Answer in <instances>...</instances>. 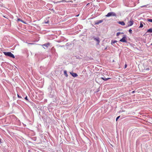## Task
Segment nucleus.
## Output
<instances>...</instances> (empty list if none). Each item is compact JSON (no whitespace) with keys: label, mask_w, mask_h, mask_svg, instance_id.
Returning a JSON list of instances; mask_svg holds the SVG:
<instances>
[{"label":"nucleus","mask_w":152,"mask_h":152,"mask_svg":"<svg viewBox=\"0 0 152 152\" xmlns=\"http://www.w3.org/2000/svg\"><path fill=\"white\" fill-rule=\"evenodd\" d=\"M129 32L130 34L132 33V30L131 29H130L129 30Z\"/></svg>","instance_id":"obj_19"},{"label":"nucleus","mask_w":152,"mask_h":152,"mask_svg":"<svg viewBox=\"0 0 152 152\" xmlns=\"http://www.w3.org/2000/svg\"><path fill=\"white\" fill-rule=\"evenodd\" d=\"M107 17H109L110 16H116V14L113 12H111L108 13L105 16Z\"/></svg>","instance_id":"obj_2"},{"label":"nucleus","mask_w":152,"mask_h":152,"mask_svg":"<svg viewBox=\"0 0 152 152\" xmlns=\"http://www.w3.org/2000/svg\"><path fill=\"white\" fill-rule=\"evenodd\" d=\"M49 22L48 21H47V22H45V23H46V24H48V23Z\"/></svg>","instance_id":"obj_25"},{"label":"nucleus","mask_w":152,"mask_h":152,"mask_svg":"<svg viewBox=\"0 0 152 152\" xmlns=\"http://www.w3.org/2000/svg\"><path fill=\"white\" fill-rule=\"evenodd\" d=\"M147 20L149 22H152V19H147Z\"/></svg>","instance_id":"obj_17"},{"label":"nucleus","mask_w":152,"mask_h":152,"mask_svg":"<svg viewBox=\"0 0 152 152\" xmlns=\"http://www.w3.org/2000/svg\"><path fill=\"white\" fill-rule=\"evenodd\" d=\"M120 116H118L116 118V121H117L118 120V119L120 118Z\"/></svg>","instance_id":"obj_22"},{"label":"nucleus","mask_w":152,"mask_h":152,"mask_svg":"<svg viewBox=\"0 0 152 152\" xmlns=\"http://www.w3.org/2000/svg\"><path fill=\"white\" fill-rule=\"evenodd\" d=\"M94 40L97 42L96 45H99L100 42L99 38V37H94Z\"/></svg>","instance_id":"obj_4"},{"label":"nucleus","mask_w":152,"mask_h":152,"mask_svg":"<svg viewBox=\"0 0 152 152\" xmlns=\"http://www.w3.org/2000/svg\"><path fill=\"white\" fill-rule=\"evenodd\" d=\"M59 1H58L57 2H55V1H53V2L54 3V4H57V3H60L59 2Z\"/></svg>","instance_id":"obj_21"},{"label":"nucleus","mask_w":152,"mask_h":152,"mask_svg":"<svg viewBox=\"0 0 152 152\" xmlns=\"http://www.w3.org/2000/svg\"><path fill=\"white\" fill-rule=\"evenodd\" d=\"M50 45V43H45V44H44L42 45L43 46H45L47 48H48L49 46Z\"/></svg>","instance_id":"obj_8"},{"label":"nucleus","mask_w":152,"mask_h":152,"mask_svg":"<svg viewBox=\"0 0 152 152\" xmlns=\"http://www.w3.org/2000/svg\"><path fill=\"white\" fill-rule=\"evenodd\" d=\"M121 34H122L123 33H121L120 32H118L116 34V36H118L119 35Z\"/></svg>","instance_id":"obj_18"},{"label":"nucleus","mask_w":152,"mask_h":152,"mask_svg":"<svg viewBox=\"0 0 152 152\" xmlns=\"http://www.w3.org/2000/svg\"><path fill=\"white\" fill-rule=\"evenodd\" d=\"M152 33V28H151L150 29L147 30V31L146 32L145 34H148V33Z\"/></svg>","instance_id":"obj_7"},{"label":"nucleus","mask_w":152,"mask_h":152,"mask_svg":"<svg viewBox=\"0 0 152 152\" xmlns=\"http://www.w3.org/2000/svg\"><path fill=\"white\" fill-rule=\"evenodd\" d=\"M143 22H141L140 23V26L139 27L140 28H142L143 27Z\"/></svg>","instance_id":"obj_14"},{"label":"nucleus","mask_w":152,"mask_h":152,"mask_svg":"<svg viewBox=\"0 0 152 152\" xmlns=\"http://www.w3.org/2000/svg\"><path fill=\"white\" fill-rule=\"evenodd\" d=\"M118 23L122 26H124L125 25V23L124 21H119Z\"/></svg>","instance_id":"obj_11"},{"label":"nucleus","mask_w":152,"mask_h":152,"mask_svg":"<svg viewBox=\"0 0 152 152\" xmlns=\"http://www.w3.org/2000/svg\"><path fill=\"white\" fill-rule=\"evenodd\" d=\"M101 78L104 81H107V80L110 79V78H105L104 77H101Z\"/></svg>","instance_id":"obj_10"},{"label":"nucleus","mask_w":152,"mask_h":152,"mask_svg":"<svg viewBox=\"0 0 152 152\" xmlns=\"http://www.w3.org/2000/svg\"><path fill=\"white\" fill-rule=\"evenodd\" d=\"M127 64H125V66H124V68H126V67H127Z\"/></svg>","instance_id":"obj_23"},{"label":"nucleus","mask_w":152,"mask_h":152,"mask_svg":"<svg viewBox=\"0 0 152 152\" xmlns=\"http://www.w3.org/2000/svg\"><path fill=\"white\" fill-rule=\"evenodd\" d=\"M25 99H26V100H28V99H27V96H26L25 97Z\"/></svg>","instance_id":"obj_24"},{"label":"nucleus","mask_w":152,"mask_h":152,"mask_svg":"<svg viewBox=\"0 0 152 152\" xmlns=\"http://www.w3.org/2000/svg\"><path fill=\"white\" fill-rule=\"evenodd\" d=\"M98 78H96V79H95V81H96L97 80H98Z\"/></svg>","instance_id":"obj_26"},{"label":"nucleus","mask_w":152,"mask_h":152,"mask_svg":"<svg viewBox=\"0 0 152 152\" xmlns=\"http://www.w3.org/2000/svg\"><path fill=\"white\" fill-rule=\"evenodd\" d=\"M135 92V91H133L132 92H131V93L129 92V93L130 94H131H131H133L134 92Z\"/></svg>","instance_id":"obj_20"},{"label":"nucleus","mask_w":152,"mask_h":152,"mask_svg":"<svg viewBox=\"0 0 152 152\" xmlns=\"http://www.w3.org/2000/svg\"><path fill=\"white\" fill-rule=\"evenodd\" d=\"M70 74L72 75L74 77H75L77 76L78 75L77 74L73 72H70Z\"/></svg>","instance_id":"obj_6"},{"label":"nucleus","mask_w":152,"mask_h":152,"mask_svg":"<svg viewBox=\"0 0 152 152\" xmlns=\"http://www.w3.org/2000/svg\"><path fill=\"white\" fill-rule=\"evenodd\" d=\"M64 75L66 77H68V75L67 74V71H66V70H64Z\"/></svg>","instance_id":"obj_12"},{"label":"nucleus","mask_w":152,"mask_h":152,"mask_svg":"<svg viewBox=\"0 0 152 152\" xmlns=\"http://www.w3.org/2000/svg\"><path fill=\"white\" fill-rule=\"evenodd\" d=\"M133 21L132 20H130V21L128 22V27L130 26L133 25Z\"/></svg>","instance_id":"obj_5"},{"label":"nucleus","mask_w":152,"mask_h":152,"mask_svg":"<svg viewBox=\"0 0 152 152\" xmlns=\"http://www.w3.org/2000/svg\"><path fill=\"white\" fill-rule=\"evenodd\" d=\"M69 1H66L65 0H63L61 1H59V2L60 3H61V2H69Z\"/></svg>","instance_id":"obj_15"},{"label":"nucleus","mask_w":152,"mask_h":152,"mask_svg":"<svg viewBox=\"0 0 152 152\" xmlns=\"http://www.w3.org/2000/svg\"><path fill=\"white\" fill-rule=\"evenodd\" d=\"M117 42V41H116V40H112V41H111V44L112 45H113V44L116 42Z\"/></svg>","instance_id":"obj_13"},{"label":"nucleus","mask_w":152,"mask_h":152,"mask_svg":"<svg viewBox=\"0 0 152 152\" xmlns=\"http://www.w3.org/2000/svg\"><path fill=\"white\" fill-rule=\"evenodd\" d=\"M151 45H152V43L151 44Z\"/></svg>","instance_id":"obj_31"},{"label":"nucleus","mask_w":152,"mask_h":152,"mask_svg":"<svg viewBox=\"0 0 152 152\" xmlns=\"http://www.w3.org/2000/svg\"><path fill=\"white\" fill-rule=\"evenodd\" d=\"M103 21V20H97L95 24L98 25L99 23H102Z\"/></svg>","instance_id":"obj_9"},{"label":"nucleus","mask_w":152,"mask_h":152,"mask_svg":"<svg viewBox=\"0 0 152 152\" xmlns=\"http://www.w3.org/2000/svg\"><path fill=\"white\" fill-rule=\"evenodd\" d=\"M4 54L6 56H9L13 58H15L14 55L12 54L11 52H4Z\"/></svg>","instance_id":"obj_1"},{"label":"nucleus","mask_w":152,"mask_h":152,"mask_svg":"<svg viewBox=\"0 0 152 152\" xmlns=\"http://www.w3.org/2000/svg\"><path fill=\"white\" fill-rule=\"evenodd\" d=\"M18 21H20L21 22L23 23H25L22 20H21L20 19L18 18Z\"/></svg>","instance_id":"obj_16"},{"label":"nucleus","mask_w":152,"mask_h":152,"mask_svg":"<svg viewBox=\"0 0 152 152\" xmlns=\"http://www.w3.org/2000/svg\"><path fill=\"white\" fill-rule=\"evenodd\" d=\"M146 7V6L145 5H144V6H142V7Z\"/></svg>","instance_id":"obj_28"},{"label":"nucleus","mask_w":152,"mask_h":152,"mask_svg":"<svg viewBox=\"0 0 152 152\" xmlns=\"http://www.w3.org/2000/svg\"><path fill=\"white\" fill-rule=\"evenodd\" d=\"M18 96V97L19 98H21V97L20 96Z\"/></svg>","instance_id":"obj_27"},{"label":"nucleus","mask_w":152,"mask_h":152,"mask_svg":"<svg viewBox=\"0 0 152 152\" xmlns=\"http://www.w3.org/2000/svg\"><path fill=\"white\" fill-rule=\"evenodd\" d=\"M126 37L125 35H124V36L121 39L120 41L123 42H127V41L126 40Z\"/></svg>","instance_id":"obj_3"},{"label":"nucleus","mask_w":152,"mask_h":152,"mask_svg":"<svg viewBox=\"0 0 152 152\" xmlns=\"http://www.w3.org/2000/svg\"><path fill=\"white\" fill-rule=\"evenodd\" d=\"M99 75H102V74H99Z\"/></svg>","instance_id":"obj_29"},{"label":"nucleus","mask_w":152,"mask_h":152,"mask_svg":"<svg viewBox=\"0 0 152 152\" xmlns=\"http://www.w3.org/2000/svg\"><path fill=\"white\" fill-rule=\"evenodd\" d=\"M29 44H32V43H29Z\"/></svg>","instance_id":"obj_30"}]
</instances>
